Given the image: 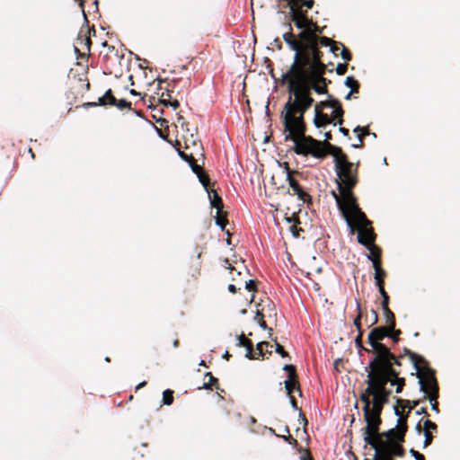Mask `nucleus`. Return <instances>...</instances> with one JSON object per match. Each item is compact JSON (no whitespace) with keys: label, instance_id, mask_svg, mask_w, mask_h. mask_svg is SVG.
<instances>
[{"label":"nucleus","instance_id":"18","mask_svg":"<svg viewBox=\"0 0 460 460\" xmlns=\"http://www.w3.org/2000/svg\"><path fill=\"white\" fill-rule=\"evenodd\" d=\"M364 442L375 450L373 460H394V457L384 447H380L377 441L369 436L364 438Z\"/></svg>","mask_w":460,"mask_h":460},{"label":"nucleus","instance_id":"22","mask_svg":"<svg viewBox=\"0 0 460 460\" xmlns=\"http://www.w3.org/2000/svg\"><path fill=\"white\" fill-rule=\"evenodd\" d=\"M360 401L364 403V406L362 408L364 413V420L367 425H368V421H370L371 418L372 401L370 400V397L364 394H360Z\"/></svg>","mask_w":460,"mask_h":460},{"label":"nucleus","instance_id":"28","mask_svg":"<svg viewBox=\"0 0 460 460\" xmlns=\"http://www.w3.org/2000/svg\"><path fill=\"white\" fill-rule=\"evenodd\" d=\"M399 376L400 374H396L395 377H388L390 379V381H388V384H390L391 385H396V394L402 393L403 387L405 386V378L400 377Z\"/></svg>","mask_w":460,"mask_h":460},{"label":"nucleus","instance_id":"19","mask_svg":"<svg viewBox=\"0 0 460 460\" xmlns=\"http://www.w3.org/2000/svg\"><path fill=\"white\" fill-rule=\"evenodd\" d=\"M117 104V98L115 97L111 89H108L105 93L98 99V102H90L83 104L84 108H92L97 106H114Z\"/></svg>","mask_w":460,"mask_h":460},{"label":"nucleus","instance_id":"63","mask_svg":"<svg viewBox=\"0 0 460 460\" xmlns=\"http://www.w3.org/2000/svg\"><path fill=\"white\" fill-rule=\"evenodd\" d=\"M416 414L417 415H421V414H424V415H429L428 414V411H427V409L425 407H421L420 408L419 410L416 411Z\"/></svg>","mask_w":460,"mask_h":460},{"label":"nucleus","instance_id":"53","mask_svg":"<svg viewBox=\"0 0 460 460\" xmlns=\"http://www.w3.org/2000/svg\"><path fill=\"white\" fill-rule=\"evenodd\" d=\"M389 301H390V298H389L388 295L386 296L382 297V302H381L382 309L389 308Z\"/></svg>","mask_w":460,"mask_h":460},{"label":"nucleus","instance_id":"51","mask_svg":"<svg viewBox=\"0 0 460 460\" xmlns=\"http://www.w3.org/2000/svg\"><path fill=\"white\" fill-rule=\"evenodd\" d=\"M77 40L80 41L81 44L84 45L85 49L87 51H90V46H91L92 42H91V40H90L89 37H86V36H84V38L80 37V38L77 39Z\"/></svg>","mask_w":460,"mask_h":460},{"label":"nucleus","instance_id":"27","mask_svg":"<svg viewBox=\"0 0 460 460\" xmlns=\"http://www.w3.org/2000/svg\"><path fill=\"white\" fill-rule=\"evenodd\" d=\"M205 376L208 377V381L205 382L200 388H204L206 390H212L213 387L217 390L220 389L218 379L215 377L211 372H207Z\"/></svg>","mask_w":460,"mask_h":460},{"label":"nucleus","instance_id":"5","mask_svg":"<svg viewBox=\"0 0 460 460\" xmlns=\"http://www.w3.org/2000/svg\"><path fill=\"white\" fill-rule=\"evenodd\" d=\"M402 355L395 356L389 349L377 357H373L368 363V367L374 368L382 377L390 381L387 377H395L396 374H401L396 367L402 366Z\"/></svg>","mask_w":460,"mask_h":460},{"label":"nucleus","instance_id":"48","mask_svg":"<svg viewBox=\"0 0 460 460\" xmlns=\"http://www.w3.org/2000/svg\"><path fill=\"white\" fill-rule=\"evenodd\" d=\"M424 437H425V440H424L423 446H424V447H427L428 446H429L432 443L433 436L430 431L424 430Z\"/></svg>","mask_w":460,"mask_h":460},{"label":"nucleus","instance_id":"10","mask_svg":"<svg viewBox=\"0 0 460 460\" xmlns=\"http://www.w3.org/2000/svg\"><path fill=\"white\" fill-rule=\"evenodd\" d=\"M425 377L419 379L420 391L425 394L424 399L429 398L431 409L436 412H439L438 399L439 396L438 383L436 378L435 371H429Z\"/></svg>","mask_w":460,"mask_h":460},{"label":"nucleus","instance_id":"37","mask_svg":"<svg viewBox=\"0 0 460 460\" xmlns=\"http://www.w3.org/2000/svg\"><path fill=\"white\" fill-rule=\"evenodd\" d=\"M297 5L300 7L301 11H307L312 9L314 5V0H302L301 2H297Z\"/></svg>","mask_w":460,"mask_h":460},{"label":"nucleus","instance_id":"60","mask_svg":"<svg viewBox=\"0 0 460 460\" xmlns=\"http://www.w3.org/2000/svg\"><path fill=\"white\" fill-rule=\"evenodd\" d=\"M376 287L378 288V291H379V293H380L382 297L383 296H386L388 295L387 292L385 289V285H378Z\"/></svg>","mask_w":460,"mask_h":460},{"label":"nucleus","instance_id":"12","mask_svg":"<svg viewBox=\"0 0 460 460\" xmlns=\"http://www.w3.org/2000/svg\"><path fill=\"white\" fill-rule=\"evenodd\" d=\"M393 330L394 329H390L388 326H378L372 329L367 336V342L371 349H366V351L367 353H372L374 357H377V355H380L389 349V348L381 341L385 337L390 336L391 331Z\"/></svg>","mask_w":460,"mask_h":460},{"label":"nucleus","instance_id":"55","mask_svg":"<svg viewBox=\"0 0 460 460\" xmlns=\"http://www.w3.org/2000/svg\"><path fill=\"white\" fill-rule=\"evenodd\" d=\"M300 460H314L309 450H305L304 454L300 456Z\"/></svg>","mask_w":460,"mask_h":460},{"label":"nucleus","instance_id":"23","mask_svg":"<svg viewBox=\"0 0 460 460\" xmlns=\"http://www.w3.org/2000/svg\"><path fill=\"white\" fill-rule=\"evenodd\" d=\"M394 413L399 417L395 428H397L400 431H402V433L406 435L408 429L407 418L409 414L406 413L405 415H403L402 413V411L398 407H394Z\"/></svg>","mask_w":460,"mask_h":460},{"label":"nucleus","instance_id":"58","mask_svg":"<svg viewBox=\"0 0 460 460\" xmlns=\"http://www.w3.org/2000/svg\"><path fill=\"white\" fill-rule=\"evenodd\" d=\"M299 420L303 422L304 427H305L307 425V423H308L307 420H306L305 414L301 411L299 412ZM304 431L306 432V429L305 428H304Z\"/></svg>","mask_w":460,"mask_h":460},{"label":"nucleus","instance_id":"15","mask_svg":"<svg viewBox=\"0 0 460 460\" xmlns=\"http://www.w3.org/2000/svg\"><path fill=\"white\" fill-rule=\"evenodd\" d=\"M369 372L367 374V380L366 381L367 384V387L362 393L367 394L368 397L373 396L375 398V394L379 391V386L383 385H387L388 380L382 377L374 368H369Z\"/></svg>","mask_w":460,"mask_h":460},{"label":"nucleus","instance_id":"64","mask_svg":"<svg viewBox=\"0 0 460 460\" xmlns=\"http://www.w3.org/2000/svg\"><path fill=\"white\" fill-rule=\"evenodd\" d=\"M339 131L345 137H348L349 134V129L343 127H340Z\"/></svg>","mask_w":460,"mask_h":460},{"label":"nucleus","instance_id":"45","mask_svg":"<svg viewBox=\"0 0 460 460\" xmlns=\"http://www.w3.org/2000/svg\"><path fill=\"white\" fill-rule=\"evenodd\" d=\"M402 334L401 330L394 328L393 331H391L390 338L393 340L394 343H397L400 341V335Z\"/></svg>","mask_w":460,"mask_h":460},{"label":"nucleus","instance_id":"36","mask_svg":"<svg viewBox=\"0 0 460 460\" xmlns=\"http://www.w3.org/2000/svg\"><path fill=\"white\" fill-rule=\"evenodd\" d=\"M163 402L165 405H171L173 402V391L166 389L163 393Z\"/></svg>","mask_w":460,"mask_h":460},{"label":"nucleus","instance_id":"47","mask_svg":"<svg viewBox=\"0 0 460 460\" xmlns=\"http://www.w3.org/2000/svg\"><path fill=\"white\" fill-rule=\"evenodd\" d=\"M347 70H348V64L347 63H340L336 66V73L339 75H342L346 74Z\"/></svg>","mask_w":460,"mask_h":460},{"label":"nucleus","instance_id":"9","mask_svg":"<svg viewBox=\"0 0 460 460\" xmlns=\"http://www.w3.org/2000/svg\"><path fill=\"white\" fill-rule=\"evenodd\" d=\"M380 425H377L376 431L367 432V426L362 429L363 437L369 438L377 441L380 447H388L393 443H400L405 441V434L402 433L397 428L390 429L384 432H379Z\"/></svg>","mask_w":460,"mask_h":460},{"label":"nucleus","instance_id":"4","mask_svg":"<svg viewBox=\"0 0 460 460\" xmlns=\"http://www.w3.org/2000/svg\"><path fill=\"white\" fill-rule=\"evenodd\" d=\"M289 22H293L296 28L301 31L295 35L296 41H300L303 47L314 48L315 40L323 32V28L320 27L316 22L307 15V11L294 10Z\"/></svg>","mask_w":460,"mask_h":460},{"label":"nucleus","instance_id":"8","mask_svg":"<svg viewBox=\"0 0 460 460\" xmlns=\"http://www.w3.org/2000/svg\"><path fill=\"white\" fill-rule=\"evenodd\" d=\"M181 82V79H173L170 82L167 79L159 80L158 85L160 90L164 89V84H166L164 88L165 91L162 93L161 98L159 99V102L163 105L172 106L174 109L179 108L180 102L178 97L180 96L181 99L183 98L181 90L178 89V84Z\"/></svg>","mask_w":460,"mask_h":460},{"label":"nucleus","instance_id":"14","mask_svg":"<svg viewBox=\"0 0 460 460\" xmlns=\"http://www.w3.org/2000/svg\"><path fill=\"white\" fill-rule=\"evenodd\" d=\"M327 108L332 109L334 118H337V123L339 125H342L344 121V111L342 109L341 102L337 99L332 98V95H329V100L319 102L314 105V112H317V111H323V110Z\"/></svg>","mask_w":460,"mask_h":460},{"label":"nucleus","instance_id":"13","mask_svg":"<svg viewBox=\"0 0 460 460\" xmlns=\"http://www.w3.org/2000/svg\"><path fill=\"white\" fill-rule=\"evenodd\" d=\"M402 358L404 356H408L411 363L413 364L414 368L416 369V376L418 379L420 377H425L429 371H435L429 367V362L420 355L411 351V349L404 348L402 350Z\"/></svg>","mask_w":460,"mask_h":460},{"label":"nucleus","instance_id":"34","mask_svg":"<svg viewBox=\"0 0 460 460\" xmlns=\"http://www.w3.org/2000/svg\"><path fill=\"white\" fill-rule=\"evenodd\" d=\"M264 347L272 348V345H270L268 341L259 342L256 346L257 352H255L256 357H258V358L260 357L264 358V356H265Z\"/></svg>","mask_w":460,"mask_h":460},{"label":"nucleus","instance_id":"7","mask_svg":"<svg viewBox=\"0 0 460 460\" xmlns=\"http://www.w3.org/2000/svg\"><path fill=\"white\" fill-rule=\"evenodd\" d=\"M392 391L386 388V385L379 386V391L372 400L371 418L367 425V432L376 431L377 425L382 424V411L385 404L388 403Z\"/></svg>","mask_w":460,"mask_h":460},{"label":"nucleus","instance_id":"1","mask_svg":"<svg viewBox=\"0 0 460 460\" xmlns=\"http://www.w3.org/2000/svg\"><path fill=\"white\" fill-rule=\"evenodd\" d=\"M288 31L282 35L284 41L289 49L295 51L294 61L289 70L285 73L283 80L288 83V93L307 90L314 91L318 94L327 93V86L331 80L324 77L327 71L326 65L322 61L323 56L321 47H330L333 40L325 36L316 39L314 48L303 47L296 41L290 22L285 24Z\"/></svg>","mask_w":460,"mask_h":460},{"label":"nucleus","instance_id":"46","mask_svg":"<svg viewBox=\"0 0 460 460\" xmlns=\"http://www.w3.org/2000/svg\"><path fill=\"white\" fill-rule=\"evenodd\" d=\"M245 288L250 292H257V281L250 279L246 282Z\"/></svg>","mask_w":460,"mask_h":460},{"label":"nucleus","instance_id":"2","mask_svg":"<svg viewBox=\"0 0 460 460\" xmlns=\"http://www.w3.org/2000/svg\"><path fill=\"white\" fill-rule=\"evenodd\" d=\"M288 93L280 119L286 133L285 141L294 143L293 151L298 155H310L320 160L324 159L328 155L337 156L336 155L341 154V147L305 135L306 124L304 116L314 102L311 93L307 90Z\"/></svg>","mask_w":460,"mask_h":460},{"label":"nucleus","instance_id":"38","mask_svg":"<svg viewBox=\"0 0 460 460\" xmlns=\"http://www.w3.org/2000/svg\"><path fill=\"white\" fill-rule=\"evenodd\" d=\"M114 107L118 108L119 111H123L125 109L131 110V102L125 99H117V104H115Z\"/></svg>","mask_w":460,"mask_h":460},{"label":"nucleus","instance_id":"57","mask_svg":"<svg viewBox=\"0 0 460 460\" xmlns=\"http://www.w3.org/2000/svg\"><path fill=\"white\" fill-rule=\"evenodd\" d=\"M371 314L373 316V319H371L370 326L376 324L378 321V315H377L376 311L371 310Z\"/></svg>","mask_w":460,"mask_h":460},{"label":"nucleus","instance_id":"50","mask_svg":"<svg viewBox=\"0 0 460 460\" xmlns=\"http://www.w3.org/2000/svg\"><path fill=\"white\" fill-rule=\"evenodd\" d=\"M362 336H363V332H358L355 339V343L358 349H364L366 351V349H367L363 347Z\"/></svg>","mask_w":460,"mask_h":460},{"label":"nucleus","instance_id":"11","mask_svg":"<svg viewBox=\"0 0 460 460\" xmlns=\"http://www.w3.org/2000/svg\"><path fill=\"white\" fill-rule=\"evenodd\" d=\"M283 167L287 173V181L289 186L288 193L290 195L297 196L298 199L304 203L311 204L312 197L300 184L299 178H302V173L298 171L292 170L289 168L287 162L283 163Z\"/></svg>","mask_w":460,"mask_h":460},{"label":"nucleus","instance_id":"35","mask_svg":"<svg viewBox=\"0 0 460 460\" xmlns=\"http://www.w3.org/2000/svg\"><path fill=\"white\" fill-rule=\"evenodd\" d=\"M370 134L369 127H361V132L358 135V138H360V144L352 145L353 147H362L364 145V137Z\"/></svg>","mask_w":460,"mask_h":460},{"label":"nucleus","instance_id":"32","mask_svg":"<svg viewBox=\"0 0 460 460\" xmlns=\"http://www.w3.org/2000/svg\"><path fill=\"white\" fill-rule=\"evenodd\" d=\"M420 401L417 400V401H412L411 402L409 401V400H403V399H397V403L400 404L402 406V408H405V407H408V411L407 413L410 414L411 413V411L412 410L413 407L417 406L419 404Z\"/></svg>","mask_w":460,"mask_h":460},{"label":"nucleus","instance_id":"59","mask_svg":"<svg viewBox=\"0 0 460 460\" xmlns=\"http://www.w3.org/2000/svg\"><path fill=\"white\" fill-rule=\"evenodd\" d=\"M284 439L288 441L289 444L297 445V440L295 439L292 436L288 435V437L284 436Z\"/></svg>","mask_w":460,"mask_h":460},{"label":"nucleus","instance_id":"62","mask_svg":"<svg viewBox=\"0 0 460 460\" xmlns=\"http://www.w3.org/2000/svg\"><path fill=\"white\" fill-rule=\"evenodd\" d=\"M290 231L292 232L294 236H296V237L299 236L298 229H297V227H296V226L295 224L290 226Z\"/></svg>","mask_w":460,"mask_h":460},{"label":"nucleus","instance_id":"42","mask_svg":"<svg viewBox=\"0 0 460 460\" xmlns=\"http://www.w3.org/2000/svg\"><path fill=\"white\" fill-rule=\"evenodd\" d=\"M179 155L186 162L189 163V164L190 163H193V161L195 160L194 158V155H193V153H187L185 151H179Z\"/></svg>","mask_w":460,"mask_h":460},{"label":"nucleus","instance_id":"31","mask_svg":"<svg viewBox=\"0 0 460 460\" xmlns=\"http://www.w3.org/2000/svg\"><path fill=\"white\" fill-rule=\"evenodd\" d=\"M345 85L350 88L351 93H358L359 91V83L352 76H348L345 80Z\"/></svg>","mask_w":460,"mask_h":460},{"label":"nucleus","instance_id":"52","mask_svg":"<svg viewBox=\"0 0 460 460\" xmlns=\"http://www.w3.org/2000/svg\"><path fill=\"white\" fill-rule=\"evenodd\" d=\"M410 454L416 459V460H425V457L422 454H420V452L414 450V449H411L410 450Z\"/></svg>","mask_w":460,"mask_h":460},{"label":"nucleus","instance_id":"24","mask_svg":"<svg viewBox=\"0 0 460 460\" xmlns=\"http://www.w3.org/2000/svg\"><path fill=\"white\" fill-rule=\"evenodd\" d=\"M404 442L400 443H393V445L388 447H384L393 457H403L405 456V449L402 447Z\"/></svg>","mask_w":460,"mask_h":460},{"label":"nucleus","instance_id":"17","mask_svg":"<svg viewBox=\"0 0 460 460\" xmlns=\"http://www.w3.org/2000/svg\"><path fill=\"white\" fill-rule=\"evenodd\" d=\"M283 369L288 372V379L285 381V389L287 394L292 395L294 391H297L302 395L300 385L297 379L296 369L293 365H285Z\"/></svg>","mask_w":460,"mask_h":460},{"label":"nucleus","instance_id":"56","mask_svg":"<svg viewBox=\"0 0 460 460\" xmlns=\"http://www.w3.org/2000/svg\"><path fill=\"white\" fill-rule=\"evenodd\" d=\"M223 266H224L225 268H226V269H229L231 271H233V270H236V268L231 264L230 261H229L227 258H226V259L224 260V264H223Z\"/></svg>","mask_w":460,"mask_h":460},{"label":"nucleus","instance_id":"29","mask_svg":"<svg viewBox=\"0 0 460 460\" xmlns=\"http://www.w3.org/2000/svg\"><path fill=\"white\" fill-rule=\"evenodd\" d=\"M382 310L385 318L386 326L390 327V329H394L396 325L394 314L390 308H385Z\"/></svg>","mask_w":460,"mask_h":460},{"label":"nucleus","instance_id":"33","mask_svg":"<svg viewBox=\"0 0 460 460\" xmlns=\"http://www.w3.org/2000/svg\"><path fill=\"white\" fill-rule=\"evenodd\" d=\"M216 224L223 230H226V226L228 224V220L226 218V215H223L222 213L217 214L215 217Z\"/></svg>","mask_w":460,"mask_h":460},{"label":"nucleus","instance_id":"54","mask_svg":"<svg viewBox=\"0 0 460 460\" xmlns=\"http://www.w3.org/2000/svg\"><path fill=\"white\" fill-rule=\"evenodd\" d=\"M330 50L331 52L335 55V56H338L339 55V50H340V48L337 46V43L335 41H333L332 45L330 46Z\"/></svg>","mask_w":460,"mask_h":460},{"label":"nucleus","instance_id":"16","mask_svg":"<svg viewBox=\"0 0 460 460\" xmlns=\"http://www.w3.org/2000/svg\"><path fill=\"white\" fill-rule=\"evenodd\" d=\"M181 127L182 132H183V138L185 143V148L188 149L190 147V145L193 146L194 147H199L198 146V136H197V128H189V123L185 121L184 118L181 116H179L177 118L176 127Z\"/></svg>","mask_w":460,"mask_h":460},{"label":"nucleus","instance_id":"43","mask_svg":"<svg viewBox=\"0 0 460 460\" xmlns=\"http://www.w3.org/2000/svg\"><path fill=\"white\" fill-rule=\"evenodd\" d=\"M340 44L342 46V49L340 53L342 59H344L346 62L351 60L352 55H351L350 51L347 48H345L341 43H340Z\"/></svg>","mask_w":460,"mask_h":460},{"label":"nucleus","instance_id":"20","mask_svg":"<svg viewBox=\"0 0 460 460\" xmlns=\"http://www.w3.org/2000/svg\"><path fill=\"white\" fill-rule=\"evenodd\" d=\"M333 123L335 126L337 123V118H334V113L332 112L331 115L324 113L323 111L314 112V124L316 128H323L329 124Z\"/></svg>","mask_w":460,"mask_h":460},{"label":"nucleus","instance_id":"49","mask_svg":"<svg viewBox=\"0 0 460 460\" xmlns=\"http://www.w3.org/2000/svg\"><path fill=\"white\" fill-rule=\"evenodd\" d=\"M190 165L193 172H195L197 174V176L201 174L204 172L203 168L201 166H199V164H197L196 159L193 161V163H190Z\"/></svg>","mask_w":460,"mask_h":460},{"label":"nucleus","instance_id":"41","mask_svg":"<svg viewBox=\"0 0 460 460\" xmlns=\"http://www.w3.org/2000/svg\"><path fill=\"white\" fill-rule=\"evenodd\" d=\"M272 341L276 344V352L279 354L282 358L289 357L288 353L284 349V348L278 342L277 338L272 339Z\"/></svg>","mask_w":460,"mask_h":460},{"label":"nucleus","instance_id":"6","mask_svg":"<svg viewBox=\"0 0 460 460\" xmlns=\"http://www.w3.org/2000/svg\"><path fill=\"white\" fill-rule=\"evenodd\" d=\"M353 224L354 227L356 224L358 225V242L369 251L367 258L372 261L373 267H375V262L378 263V265H382V250L375 244L376 234L371 226V221H369V224L354 221Z\"/></svg>","mask_w":460,"mask_h":460},{"label":"nucleus","instance_id":"40","mask_svg":"<svg viewBox=\"0 0 460 460\" xmlns=\"http://www.w3.org/2000/svg\"><path fill=\"white\" fill-rule=\"evenodd\" d=\"M263 318H264V314L260 310H257L254 320H256L258 322L259 325L262 329L266 330V329H268V325Z\"/></svg>","mask_w":460,"mask_h":460},{"label":"nucleus","instance_id":"26","mask_svg":"<svg viewBox=\"0 0 460 460\" xmlns=\"http://www.w3.org/2000/svg\"><path fill=\"white\" fill-rule=\"evenodd\" d=\"M211 192L212 194L210 192L208 193L211 206L217 208V214L222 213L223 202L221 197L216 190H212Z\"/></svg>","mask_w":460,"mask_h":460},{"label":"nucleus","instance_id":"21","mask_svg":"<svg viewBox=\"0 0 460 460\" xmlns=\"http://www.w3.org/2000/svg\"><path fill=\"white\" fill-rule=\"evenodd\" d=\"M237 346L244 347L246 349L245 357L249 359H257L256 354L253 349V344L251 340L246 338L243 333L238 336Z\"/></svg>","mask_w":460,"mask_h":460},{"label":"nucleus","instance_id":"39","mask_svg":"<svg viewBox=\"0 0 460 460\" xmlns=\"http://www.w3.org/2000/svg\"><path fill=\"white\" fill-rule=\"evenodd\" d=\"M198 177H199V180L201 182V184L206 189V190L209 193L208 186L210 183V179H209L208 175L205 172H203L201 174L198 175Z\"/></svg>","mask_w":460,"mask_h":460},{"label":"nucleus","instance_id":"25","mask_svg":"<svg viewBox=\"0 0 460 460\" xmlns=\"http://www.w3.org/2000/svg\"><path fill=\"white\" fill-rule=\"evenodd\" d=\"M375 282L376 285H385V279L387 277L386 271L382 268V265H378V263L375 262Z\"/></svg>","mask_w":460,"mask_h":460},{"label":"nucleus","instance_id":"61","mask_svg":"<svg viewBox=\"0 0 460 460\" xmlns=\"http://www.w3.org/2000/svg\"><path fill=\"white\" fill-rule=\"evenodd\" d=\"M289 401H290V404H291L292 408L295 410H297L298 407H297L296 400L293 395H289Z\"/></svg>","mask_w":460,"mask_h":460},{"label":"nucleus","instance_id":"44","mask_svg":"<svg viewBox=\"0 0 460 460\" xmlns=\"http://www.w3.org/2000/svg\"><path fill=\"white\" fill-rule=\"evenodd\" d=\"M423 428H424V430H434L436 431L438 427H437V424L433 421H431L430 420H426L424 421V424H423Z\"/></svg>","mask_w":460,"mask_h":460},{"label":"nucleus","instance_id":"3","mask_svg":"<svg viewBox=\"0 0 460 460\" xmlns=\"http://www.w3.org/2000/svg\"><path fill=\"white\" fill-rule=\"evenodd\" d=\"M334 157L337 174L341 179L338 182L339 194L332 191L337 207L341 212L348 226L354 232V221L369 224L366 214L360 209L353 193V189L358 183L357 170H353V164L348 160L347 155L341 148V154Z\"/></svg>","mask_w":460,"mask_h":460},{"label":"nucleus","instance_id":"30","mask_svg":"<svg viewBox=\"0 0 460 460\" xmlns=\"http://www.w3.org/2000/svg\"><path fill=\"white\" fill-rule=\"evenodd\" d=\"M356 306H357V316L354 319V325L356 326L358 332H364L362 327H361V318H362V312H361V305L360 301L358 299H356Z\"/></svg>","mask_w":460,"mask_h":460}]
</instances>
